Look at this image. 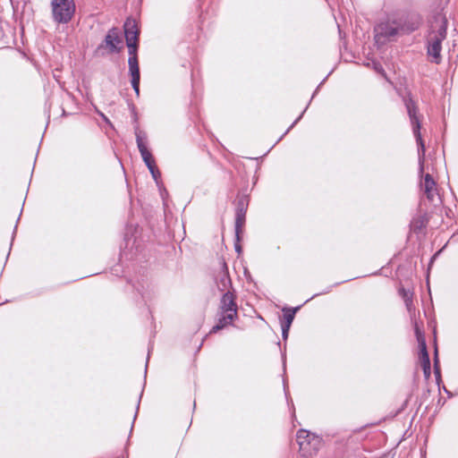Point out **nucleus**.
<instances>
[{
	"label": "nucleus",
	"mask_w": 458,
	"mask_h": 458,
	"mask_svg": "<svg viewBox=\"0 0 458 458\" xmlns=\"http://www.w3.org/2000/svg\"><path fill=\"white\" fill-rule=\"evenodd\" d=\"M431 30L427 38V53L431 62L437 64L441 63L442 42L446 38L447 21L444 16H436Z\"/></svg>",
	"instance_id": "f257e3e1"
},
{
	"label": "nucleus",
	"mask_w": 458,
	"mask_h": 458,
	"mask_svg": "<svg viewBox=\"0 0 458 458\" xmlns=\"http://www.w3.org/2000/svg\"><path fill=\"white\" fill-rule=\"evenodd\" d=\"M405 106L412 126V131L418 144L419 173L423 174L425 162V144L420 133V122L417 115L418 108L411 98L405 99Z\"/></svg>",
	"instance_id": "f03ea898"
},
{
	"label": "nucleus",
	"mask_w": 458,
	"mask_h": 458,
	"mask_svg": "<svg viewBox=\"0 0 458 458\" xmlns=\"http://www.w3.org/2000/svg\"><path fill=\"white\" fill-rule=\"evenodd\" d=\"M374 30L376 42L384 44L394 40L398 35L405 31V27L402 19L388 18L380 22Z\"/></svg>",
	"instance_id": "7ed1b4c3"
},
{
	"label": "nucleus",
	"mask_w": 458,
	"mask_h": 458,
	"mask_svg": "<svg viewBox=\"0 0 458 458\" xmlns=\"http://www.w3.org/2000/svg\"><path fill=\"white\" fill-rule=\"evenodd\" d=\"M51 15L57 24L69 23L76 12L74 0H50Z\"/></svg>",
	"instance_id": "20e7f679"
},
{
	"label": "nucleus",
	"mask_w": 458,
	"mask_h": 458,
	"mask_svg": "<svg viewBox=\"0 0 458 458\" xmlns=\"http://www.w3.org/2000/svg\"><path fill=\"white\" fill-rule=\"evenodd\" d=\"M296 441L300 446V450L304 454H311L310 449L316 452L318 450L321 444L319 437L305 429H300L297 432Z\"/></svg>",
	"instance_id": "39448f33"
},
{
	"label": "nucleus",
	"mask_w": 458,
	"mask_h": 458,
	"mask_svg": "<svg viewBox=\"0 0 458 458\" xmlns=\"http://www.w3.org/2000/svg\"><path fill=\"white\" fill-rule=\"evenodd\" d=\"M219 314H231L238 317L236 295L232 291L223 293L219 303Z\"/></svg>",
	"instance_id": "423d86ee"
},
{
	"label": "nucleus",
	"mask_w": 458,
	"mask_h": 458,
	"mask_svg": "<svg viewBox=\"0 0 458 458\" xmlns=\"http://www.w3.org/2000/svg\"><path fill=\"white\" fill-rule=\"evenodd\" d=\"M128 65H129V72L131 76V86L133 90L136 93V96H140V73L139 67L138 58L129 57L128 58Z\"/></svg>",
	"instance_id": "0eeeda50"
},
{
	"label": "nucleus",
	"mask_w": 458,
	"mask_h": 458,
	"mask_svg": "<svg viewBox=\"0 0 458 458\" xmlns=\"http://www.w3.org/2000/svg\"><path fill=\"white\" fill-rule=\"evenodd\" d=\"M122 43V39L119 36V30L117 28H112L107 32L104 44L106 47L109 48L110 53L118 52L120 50L117 46Z\"/></svg>",
	"instance_id": "6e6552de"
},
{
	"label": "nucleus",
	"mask_w": 458,
	"mask_h": 458,
	"mask_svg": "<svg viewBox=\"0 0 458 458\" xmlns=\"http://www.w3.org/2000/svg\"><path fill=\"white\" fill-rule=\"evenodd\" d=\"M216 284L220 292L225 293L227 291H230L232 282L229 276L228 268L225 262H223L222 264V271L216 277Z\"/></svg>",
	"instance_id": "1a4fd4ad"
},
{
	"label": "nucleus",
	"mask_w": 458,
	"mask_h": 458,
	"mask_svg": "<svg viewBox=\"0 0 458 458\" xmlns=\"http://www.w3.org/2000/svg\"><path fill=\"white\" fill-rule=\"evenodd\" d=\"M136 143L140 153L142 159L152 156L151 152L147 147V134L145 131H140L139 128L135 130Z\"/></svg>",
	"instance_id": "9d476101"
},
{
	"label": "nucleus",
	"mask_w": 458,
	"mask_h": 458,
	"mask_svg": "<svg viewBox=\"0 0 458 458\" xmlns=\"http://www.w3.org/2000/svg\"><path fill=\"white\" fill-rule=\"evenodd\" d=\"M124 34L126 43L139 41V30L135 20L128 18L124 22Z\"/></svg>",
	"instance_id": "9b49d317"
},
{
	"label": "nucleus",
	"mask_w": 458,
	"mask_h": 458,
	"mask_svg": "<svg viewBox=\"0 0 458 458\" xmlns=\"http://www.w3.org/2000/svg\"><path fill=\"white\" fill-rule=\"evenodd\" d=\"M245 214H246V209L244 208L243 201H240L238 204L237 209H236L235 225H234L235 237H236L237 241L241 240L240 234L242 233V228L245 223Z\"/></svg>",
	"instance_id": "f8f14e48"
},
{
	"label": "nucleus",
	"mask_w": 458,
	"mask_h": 458,
	"mask_svg": "<svg viewBox=\"0 0 458 458\" xmlns=\"http://www.w3.org/2000/svg\"><path fill=\"white\" fill-rule=\"evenodd\" d=\"M417 338L420 348V363L422 369L430 367V359L427 350V344L424 336L420 335V331L416 328Z\"/></svg>",
	"instance_id": "ddd939ff"
},
{
	"label": "nucleus",
	"mask_w": 458,
	"mask_h": 458,
	"mask_svg": "<svg viewBox=\"0 0 458 458\" xmlns=\"http://www.w3.org/2000/svg\"><path fill=\"white\" fill-rule=\"evenodd\" d=\"M424 192L429 200H434L437 192L436 182L429 174H426L423 182Z\"/></svg>",
	"instance_id": "4468645a"
},
{
	"label": "nucleus",
	"mask_w": 458,
	"mask_h": 458,
	"mask_svg": "<svg viewBox=\"0 0 458 458\" xmlns=\"http://www.w3.org/2000/svg\"><path fill=\"white\" fill-rule=\"evenodd\" d=\"M220 317L218 318V322L216 325H215L212 329L210 330V333H216L219 330H222L225 327L231 325L234 319L237 318V316H233L231 314H219Z\"/></svg>",
	"instance_id": "2eb2a0df"
},
{
	"label": "nucleus",
	"mask_w": 458,
	"mask_h": 458,
	"mask_svg": "<svg viewBox=\"0 0 458 458\" xmlns=\"http://www.w3.org/2000/svg\"><path fill=\"white\" fill-rule=\"evenodd\" d=\"M300 310V306L295 308H284V320L282 321L283 326H287L291 327V325L294 319L296 312Z\"/></svg>",
	"instance_id": "dca6fc26"
},
{
	"label": "nucleus",
	"mask_w": 458,
	"mask_h": 458,
	"mask_svg": "<svg viewBox=\"0 0 458 458\" xmlns=\"http://www.w3.org/2000/svg\"><path fill=\"white\" fill-rule=\"evenodd\" d=\"M128 47L129 57L138 58L137 51H138V41H133V43L129 42L126 43Z\"/></svg>",
	"instance_id": "f3484780"
},
{
	"label": "nucleus",
	"mask_w": 458,
	"mask_h": 458,
	"mask_svg": "<svg viewBox=\"0 0 458 458\" xmlns=\"http://www.w3.org/2000/svg\"><path fill=\"white\" fill-rule=\"evenodd\" d=\"M399 292L404 300L406 307L408 308V310H410L412 304L411 293H410V291H407L404 288L400 289Z\"/></svg>",
	"instance_id": "a211bd4d"
},
{
	"label": "nucleus",
	"mask_w": 458,
	"mask_h": 458,
	"mask_svg": "<svg viewBox=\"0 0 458 458\" xmlns=\"http://www.w3.org/2000/svg\"><path fill=\"white\" fill-rule=\"evenodd\" d=\"M434 369L437 379L440 378V369L438 365L437 350H435Z\"/></svg>",
	"instance_id": "6ab92c4d"
},
{
	"label": "nucleus",
	"mask_w": 458,
	"mask_h": 458,
	"mask_svg": "<svg viewBox=\"0 0 458 458\" xmlns=\"http://www.w3.org/2000/svg\"><path fill=\"white\" fill-rule=\"evenodd\" d=\"M308 108V106L305 107V109L302 111V113L296 118V120L291 124V126L286 130V131L283 134V136L279 139V140L285 135L287 134L290 130H292L296 124L301 119L303 114L305 113V111L307 110Z\"/></svg>",
	"instance_id": "aec40b11"
},
{
	"label": "nucleus",
	"mask_w": 458,
	"mask_h": 458,
	"mask_svg": "<svg viewBox=\"0 0 458 458\" xmlns=\"http://www.w3.org/2000/svg\"><path fill=\"white\" fill-rule=\"evenodd\" d=\"M281 327H282V337H283V340L286 341L287 338H288L290 327L283 326V325H281Z\"/></svg>",
	"instance_id": "412c9836"
},
{
	"label": "nucleus",
	"mask_w": 458,
	"mask_h": 458,
	"mask_svg": "<svg viewBox=\"0 0 458 458\" xmlns=\"http://www.w3.org/2000/svg\"><path fill=\"white\" fill-rule=\"evenodd\" d=\"M131 230H132L131 227H129L126 229V233H125V236H124L126 248L129 247V245L131 244V242L132 240L131 237H129V232H131Z\"/></svg>",
	"instance_id": "4be33fe9"
},
{
	"label": "nucleus",
	"mask_w": 458,
	"mask_h": 458,
	"mask_svg": "<svg viewBox=\"0 0 458 458\" xmlns=\"http://www.w3.org/2000/svg\"><path fill=\"white\" fill-rule=\"evenodd\" d=\"M375 71L382 75H385V71L379 63H373Z\"/></svg>",
	"instance_id": "5701e85b"
},
{
	"label": "nucleus",
	"mask_w": 458,
	"mask_h": 458,
	"mask_svg": "<svg viewBox=\"0 0 458 458\" xmlns=\"http://www.w3.org/2000/svg\"><path fill=\"white\" fill-rule=\"evenodd\" d=\"M153 179L156 181L157 183H158V179L160 178L161 176V173L159 172V170H156V171H152V173H150Z\"/></svg>",
	"instance_id": "b1692460"
},
{
	"label": "nucleus",
	"mask_w": 458,
	"mask_h": 458,
	"mask_svg": "<svg viewBox=\"0 0 458 458\" xmlns=\"http://www.w3.org/2000/svg\"><path fill=\"white\" fill-rule=\"evenodd\" d=\"M143 162L145 163L146 165H150L151 163H154L155 162V159L153 157V156L149 157H147L145 159H142Z\"/></svg>",
	"instance_id": "393cba45"
},
{
	"label": "nucleus",
	"mask_w": 458,
	"mask_h": 458,
	"mask_svg": "<svg viewBox=\"0 0 458 458\" xmlns=\"http://www.w3.org/2000/svg\"><path fill=\"white\" fill-rule=\"evenodd\" d=\"M235 240H237V239L235 238ZM239 242H240V241H236V242H235V243H234V249H235V251H236L238 254H240V253L242 252V247H241V245H240Z\"/></svg>",
	"instance_id": "a878e982"
},
{
	"label": "nucleus",
	"mask_w": 458,
	"mask_h": 458,
	"mask_svg": "<svg viewBox=\"0 0 458 458\" xmlns=\"http://www.w3.org/2000/svg\"><path fill=\"white\" fill-rule=\"evenodd\" d=\"M423 369V373H424V376L428 378L430 377V374H431V369L430 367L429 368H424L422 369Z\"/></svg>",
	"instance_id": "bb28decb"
},
{
	"label": "nucleus",
	"mask_w": 458,
	"mask_h": 458,
	"mask_svg": "<svg viewBox=\"0 0 458 458\" xmlns=\"http://www.w3.org/2000/svg\"><path fill=\"white\" fill-rule=\"evenodd\" d=\"M147 167L148 168L149 172L152 173V171H156L157 170V167L156 166V164L155 162L154 163H151L150 165H147Z\"/></svg>",
	"instance_id": "cd10ccee"
},
{
	"label": "nucleus",
	"mask_w": 458,
	"mask_h": 458,
	"mask_svg": "<svg viewBox=\"0 0 458 458\" xmlns=\"http://www.w3.org/2000/svg\"><path fill=\"white\" fill-rule=\"evenodd\" d=\"M137 290V292L142 296L143 299L146 298L145 293L142 292V290L140 287L134 286Z\"/></svg>",
	"instance_id": "c85d7f7f"
},
{
	"label": "nucleus",
	"mask_w": 458,
	"mask_h": 458,
	"mask_svg": "<svg viewBox=\"0 0 458 458\" xmlns=\"http://www.w3.org/2000/svg\"><path fill=\"white\" fill-rule=\"evenodd\" d=\"M439 252H440V250L433 255V257L430 259L429 265H431L434 262L435 259L437 258V256L438 255Z\"/></svg>",
	"instance_id": "c756f323"
},
{
	"label": "nucleus",
	"mask_w": 458,
	"mask_h": 458,
	"mask_svg": "<svg viewBox=\"0 0 458 458\" xmlns=\"http://www.w3.org/2000/svg\"><path fill=\"white\" fill-rule=\"evenodd\" d=\"M282 358H283V364H284V367H285V353H282Z\"/></svg>",
	"instance_id": "7c9ffc66"
},
{
	"label": "nucleus",
	"mask_w": 458,
	"mask_h": 458,
	"mask_svg": "<svg viewBox=\"0 0 458 458\" xmlns=\"http://www.w3.org/2000/svg\"><path fill=\"white\" fill-rule=\"evenodd\" d=\"M319 87H320V84L318 86V88L316 89L315 92L313 93V95H312V97H311V99L314 98V96L316 95V93L318 91Z\"/></svg>",
	"instance_id": "2f4dec72"
},
{
	"label": "nucleus",
	"mask_w": 458,
	"mask_h": 458,
	"mask_svg": "<svg viewBox=\"0 0 458 458\" xmlns=\"http://www.w3.org/2000/svg\"><path fill=\"white\" fill-rule=\"evenodd\" d=\"M417 28H418V26H416V27H412V28H411L409 30H410V31H412V30H416Z\"/></svg>",
	"instance_id": "473e14b6"
},
{
	"label": "nucleus",
	"mask_w": 458,
	"mask_h": 458,
	"mask_svg": "<svg viewBox=\"0 0 458 458\" xmlns=\"http://www.w3.org/2000/svg\"><path fill=\"white\" fill-rule=\"evenodd\" d=\"M444 390L445 391V394H451V393L445 387H444Z\"/></svg>",
	"instance_id": "72a5a7b5"
},
{
	"label": "nucleus",
	"mask_w": 458,
	"mask_h": 458,
	"mask_svg": "<svg viewBox=\"0 0 458 458\" xmlns=\"http://www.w3.org/2000/svg\"><path fill=\"white\" fill-rule=\"evenodd\" d=\"M100 115H101V116H102L106 121H107V118L105 116V114H100Z\"/></svg>",
	"instance_id": "f704fd0d"
},
{
	"label": "nucleus",
	"mask_w": 458,
	"mask_h": 458,
	"mask_svg": "<svg viewBox=\"0 0 458 458\" xmlns=\"http://www.w3.org/2000/svg\"><path fill=\"white\" fill-rule=\"evenodd\" d=\"M330 290H331V287H329L326 292H324V293H329Z\"/></svg>",
	"instance_id": "c9c22d12"
},
{
	"label": "nucleus",
	"mask_w": 458,
	"mask_h": 458,
	"mask_svg": "<svg viewBox=\"0 0 458 458\" xmlns=\"http://www.w3.org/2000/svg\"><path fill=\"white\" fill-rule=\"evenodd\" d=\"M318 295H319V293H315L310 299H312V298H314V297H316Z\"/></svg>",
	"instance_id": "e433bc0d"
},
{
	"label": "nucleus",
	"mask_w": 458,
	"mask_h": 458,
	"mask_svg": "<svg viewBox=\"0 0 458 458\" xmlns=\"http://www.w3.org/2000/svg\"><path fill=\"white\" fill-rule=\"evenodd\" d=\"M284 391H286V386H285V382L284 381Z\"/></svg>",
	"instance_id": "4c0bfd02"
},
{
	"label": "nucleus",
	"mask_w": 458,
	"mask_h": 458,
	"mask_svg": "<svg viewBox=\"0 0 458 458\" xmlns=\"http://www.w3.org/2000/svg\"><path fill=\"white\" fill-rule=\"evenodd\" d=\"M325 80H327V77H325V79L323 80V81L320 83V85L325 81Z\"/></svg>",
	"instance_id": "58836bf2"
},
{
	"label": "nucleus",
	"mask_w": 458,
	"mask_h": 458,
	"mask_svg": "<svg viewBox=\"0 0 458 458\" xmlns=\"http://www.w3.org/2000/svg\"><path fill=\"white\" fill-rule=\"evenodd\" d=\"M145 367H146V369H145V373H146V372H147L148 363H147V364H145Z\"/></svg>",
	"instance_id": "ea45409f"
},
{
	"label": "nucleus",
	"mask_w": 458,
	"mask_h": 458,
	"mask_svg": "<svg viewBox=\"0 0 458 458\" xmlns=\"http://www.w3.org/2000/svg\"><path fill=\"white\" fill-rule=\"evenodd\" d=\"M140 408V402L138 403V405H137V410Z\"/></svg>",
	"instance_id": "a19ab883"
}]
</instances>
